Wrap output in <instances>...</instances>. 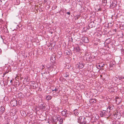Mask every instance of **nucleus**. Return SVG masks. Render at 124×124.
<instances>
[{
	"label": "nucleus",
	"mask_w": 124,
	"mask_h": 124,
	"mask_svg": "<svg viewBox=\"0 0 124 124\" xmlns=\"http://www.w3.org/2000/svg\"><path fill=\"white\" fill-rule=\"evenodd\" d=\"M100 114L101 117L106 116L107 117H110L111 115V113L110 111L108 110H102L100 111Z\"/></svg>",
	"instance_id": "obj_1"
},
{
	"label": "nucleus",
	"mask_w": 124,
	"mask_h": 124,
	"mask_svg": "<svg viewBox=\"0 0 124 124\" xmlns=\"http://www.w3.org/2000/svg\"><path fill=\"white\" fill-rule=\"evenodd\" d=\"M77 119L78 122L79 124H85L86 123V118L84 116H80Z\"/></svg>",
	"instance_id": "obj_2"
},
{
	"label": "nucleus",
	"mask_w": 124,
	"mask_h": 124,
	"mask_svg": "<svg viewBox=\"0 0 124 124\" xmlns=\"http://www.w3.org/2000/svg\"><path fill=\"white\" fill-rule=\"evenodd\" d=\"M117 2L116 0H114L112 2L110 5L111 8H114L117 6Z\"/></svg>",
	"instance_id": "obj_3"
},
{
	"label": "nucleus",
	"mask_w": 124,
	"mask_h": 124,
	"mask_svg": "<svg viewBox=\"0 0 124 124\" xmlns=\"http://www.w3.org/2000/svg\"><path fill=\"white\" fill-rule=\"evenodd\" d=\"M10 104L12 106H16L17 105V101L16 100H14L10 101Z\"/></svg>",
	"instance_id": "obj_4"
},
{
	"label": "nucleus",
	"mask_w": 124,
	"mask_h": 124,
	"mask_svg": "<svg viewBox=\"0 0 124 124\" xmlns=\"http://www.w3.org/2000/svg\"><path fill=\"white\" fill-rule=\"evenodd\" d=\"M67 110L66 109H64V110L61 111V113L62 116H65L66 117H68L67 115L68 114V113H67Z\"/></svg>",
	"instance_id": "obj_5"
},
{
	"label": "nucleus",
	"mask_w": 124,
	"mask_h": 124,
	"mask_svg": "<svg viewBox=\"0 0 124 124\" xmlns=\"http://www.w3.org/2000/svg\"><path fill=\"white\" fill-rule=\"evenodd\" d=\"M85 64L82 62H80L78 64H77V66L79 68H82L84 66Z\"/></svg>",
	"instance_id": "obj_6"
},
{
	"label": "nucleus",
	"mask_w": 124,
	"mask_h": 124,
	"mask_svg": "<svg viewBox=\"0 0 124 124\" xmlns=\"http://www.w3.org/2000/svg\"><path fill=\"white\" fill-rule=\"evenodd\" d=\"M43 103L42 102L41 104L39 103V108L41 109L44 110L45 109V106H43Z\"/></svg>",
	"instance_id": "obj_7"
},
{
	"label": "nucleus",
	"mask_w": 124,
	"mask_h": 124,
	"mask_svg": "<svg viewBox=\"0 0 124 124\" xmlns=\"http://www.w3.org/2000/svg\"><path fill=\"white\" fill-rule=\"evenodd\" d=\"M95 23L93 22H90L88 24V26L90 28H92L95 26Z\"/></svg>",
	"instance_id": "obj_8"
},
{
	"label": "nucleus",
	"mask_w": 124,
	"mask_h": 124,
	"mask_svg": "<svg viewBox=\"0 0 124 124\" xmlns=\"http://www.w3.org/2000/svg\"><path fill=\"white\" fill-rule=\"evenodd\" d=\"M52 119L53 120V121L55 123L57 122V121L59 120L58 117L55 116H53Z\"/></svg>",
	"instance_id": "obj_9"
},
{
	"label": "nucleus",
	"mask_w": 124,
	"mask_h": 124,
	"mask_svg": "<svg viewBox=\"0 0 124 124\" xmlns=\"http://www.w3.org/2000/svg\"><path fill=\"white\" fill-rule=\"evenodd\" d=\"M5 111V108L3 106L0 108V114H2L4 113Z\"/></svg>",
	"instance_id": "obj_10"
},
{
	"label": "nucleus",
	"mask_w": 124,
	"mask_h": 124,
	"mask_svg": "<svg viewBox=\"0 0 124 124\" xmlns=\"http://www.w3.org/2000/svg\"><path fill=\"white\" fill-rule=\"evenodd\" d=\"M83 41L85 43H88L89 42V40L88 38L85 37H83L82 38Z\"/></svg>",
	"instance_id": "obj_11"
},
{
	"label": "nucleus",
	"mask_w": 124,
	"mask_h": 124,
	"mask_svg": "<svg viewBox=\"0 0 124 124\" xmlns=\"http://www.w3.org/2000/svg\"><path fill=\"white\" fill-rule=\"evenodd\" d=\"M58 89L56 87L54 89L52 90V92H53V93L54 95H55V94H56V93H57V94L58 93V92H57L58 91Z\"/></svg>",
	"instance_id": "obj_12"
},
{
	"label": "nucleus",
	"mask_w": 124,
	"mask_h": 124,
	"mask_svg": "<svg viewBox=\"0 0 124 124\" xmlns=\"http://www.w3.org/2000/svg\"><path fill=\"white\" fill-rule=\"evenodd\" d=\"M114 108L113 105H109L107 108V110H109V111H110V110H112Z\"/></svg>",
	"instance_id": "obj_13"
},
{
	"label": "nucleus",
	"mask_w": 124,
	"mask_h": 124,
	"mask_svg": "<svg viewBox=\"0 0 124 124\" xmlns=\"http://www.w3.org/2000/svg\"><path fill=\"white\" fill-rule=\"evenodd\" d=\"M116 102L117 104H119L121 102V99L119 97L116 98Z\"/></svg>",
	"instance_id": "obj_14"
},
{
	"label": "nucleus",
	"mask_w": 124,
	"mask_h": 124,
	"mask_svg": "<svg viewBox=\"0 0 124 124\" xmlns=\"http://www.w3.org/2000/svg\"><path fill=\"white\" fill-rule=\"evenodd\" d=\"M104 64L101 63L97 67V68L98 69H101L104 66Z\"/></svg>",
	"instance_id": "obj_15"
},
{
	"label": "nucleus",
	"mask_w": 124,
	"mask_h": 124,
	"mask_svg": "<svg viewBox=\"0 0 124 124\" xmlns=\"http://www.w3.org/2000/svg\"><path fill=\"white\" fill-rule=\"evenodd\" d=\"M89 102L93 103H95L96 102V101L95 99H90Z\"/></svg>",
	"instance_id": "obj_16"
},
{
	"label": "nucleus",
	"mask_w": 124,
	"mask_h": 124,
	"mask_svg": "<svg viewBox=\"0 0 124 124\" xmlns=\"http://www.w3.org/2000/svg\"><path fill=\"white\" fill-rule=\"evenodd\" d=\"M47 68H46L45 69V71H46V72H47L48 73H49V70H49V66H48V65H47L46 66Z\"/></svg>",
	"instance_id": "obj_17"
},
{
	"label": "nucleus",
	"mask_w": 124,
	"mask_h": 124,
	"mask_svg": "<svg viewBox=\"0 0 124 124\" xmlns=\"http://www.w3.org/2000/svg\"><path fill=\"white\" fill-rule=\"evenodd\" d=\"M73 113L76 116L78 115L79 114V112H78V110L77 109L74 110L73 111Z\"/></svg>",
	"instance_id": "obj_18"
},
{
	"label": "nucleus",
	"mask_w": 124,
	"mask_h": 124,
	"mask_svg": "<svg viewBox=\"0 0 124 124\" xmlns=\"http://www.w3.org/2000/svg\"><path fill=\"white\" fill-rule=\"evenodd\" d=\"M20 113L22 116H25L26 115L25 111L23 110H21L20 111Z\"/></svg>",
	"instance_id": "obj_19"
},
{
	"label": "nucleus",
	"mask_w": 124,
	"mask_h": 124,
	"mask_svg": "<svg viewBox=\"0 0 124 124\" xmlns=\"http://www.w3.org/2000/svg\"><path fill=\"white\" fill-rule=\"evenodd\" d=\"M59 122V124H62L63 122V119L62 118H61L58 121Z\"/></svg>",
	"instance_id": "obj_20"
},
{
	"label": "nucleus",
	"mask_w": 124,
	"mask_h": 124,
	"mask_svg": "<svg viewBox=\"0 0 124 124\" xmlns=\"http://www.w3.org/2000/svg\"><path fill=\"white\" fill-rule=\"evenodd\" d=\"M52 98V96L50 95H48V96H47L46 97V99L47 100H50Z\"/></svg>",
	"instance_id": "obj_21"
},
{
	"label": "nucleus",
	"mask_w": 124,
	"mask_h": 124,
	"mask_svg": "<svg viewBox=\"0 0 124 124\" xmlns=\"http://www.w3.org/2000/svg\"><path fill=\"white\" fill-rule=\"evenodd\" d=\"M48 66L50 67L49 70H50V69H52V70H53V69H55V67H54L53 65H51V66Z\"/></svg>",
	"instance_id": "obj_22"
},
{
	"label": "nucleus",
	"mask_w": 124,
	"mask_h": 124,
	"mask_svg": "<svg viewBox=\"0 0 124 124\" xmlns=\"http://www.w3.org/2000/svg\"><path fill=\"white\" fill-rule=\"evenodd\" d=\"M69 74L68 72H66L63 74L64 76L65 77H67L69 76Z\"/></svg>",
	"instance_id": "obj_23"
},
{
	"label": "nucleus",
	"mask_w": 124,
	"mask_h": 124,
	"mask_svg": "<svg viewBox=\"0 0 124 124\" xmlns=\"http://www.w3.org/2000/svg\"><path fill=\"white\" fill-rule=\"evenodd\" d=\"M66 54L67 55H71L72 54V53H71L70 52V51H67L66 52Z\"/></svg>",
	"instance_id": "obj_24"
},
{
	"label": "nucleus",
	"mask_w": 124,
	"mask_h": 124,
	"mask_svg": "<svg viewBox=\"0 0 124 124\" xmlns=\"http://www.w3.org/2000/svg\"><path fill=\"white\" fill-rule=\"evenodd\" d=\"M75 49H76L77 52H79L80 50V48L79 46L78 47H75Z\"/></svg>",
	"instance_id": "obj_25"
},
{
	"label": "nucleus",
	"mask_w": 124,
	"mask_h": 124,
	"mask_svg": "<svg viewBox=\"0 0 124 124\" xmlns=\"http://www.w3.org/2000/svg\"><path fill=\"white\" fill-rule=\"evenodd\" d=\"M102 3L105 5H106L107 3V0H102Z\"/></svg>",
	"instance_id": "obj_26"
},
{
	"label": "nucleus",
	"mask_w": 124,
	"mask_h": 124,
	"mask_svg": "<svg viewBox=\"0 0 124 124\" xmlns=\"http://www.w3.org/2000/svg\"><path fill=\"white\" fill-rule=\"evenodd\" d=\"M86 55V59H90V56H91V55Z\"/></svg>",
	"instance_id": "obj_27"
},
{
	"label": "nucleus",
	"mask_w": 124,
	"mask_h": 124,
	"mask_svg": "<svg viewBox=\"0 0 124 124\" xmlns=\"http://www.w3.org/2000/svg\"><path fill=\"white\" fill-rule=\"evenodd\" d=\"M96 57V56H95L94 55H92L91 57V58L92 59H94Z\"/></svg>",
	"instance_id": "obj_28"
},
{
	"label": "nucleus",
	"mask_w": 124,
	"mask_h": 124,
	"mask_svg": "<svg viewBox=\"0 0 124 124\" xmlns=\"http://www.w3.org/2000/svg\"><path fill=\"white\" fill-rule=\"evenodd\" d=\"M124 79V76H120L119 79Z\"/></svg>",
	"instance_id": "obj_29"
},
{
	"label": "nucleus",
	"mask_w": 124,
	"mask_h": 124,
	"mask_svg": "<svg viewBox=\"0 0 124 124\" xmlns=\"http://www.w3.org/2000/svg\"><path fill=\"white\" fill-rule=\"evenodd\" d=\"M21 101L20 100H19L18 101V103L19 105H21Z\"/></svg>",
	"instance_id": "obj_30"
},
{
	"label": "nucleus",
	"mask_w": 124,
	"mask_h": 124,
	"mask_svg": "<svg viewBox=\"0 0 124 124\" xmlns=\"http://www.w3.org/2000/svg\"><path fill=\"white\" fill-rule=\"evenodd\" d=\"M47 73H47V72H46V71H45V72H44V73H41V74H42V76H43V74H47Z\"/></svg>",
	"instance_id": "obj_31"
},
{
	"label": "nucleus",
	"mask_w": 124,
	"mask_h": 124,
	"mask_svg": "<svg viewBox=\"0 0 124 124\" xmlns=\"http://www.w3.org/2000/svg\"><path fill=\"white\" fill-rule=\"evenodd\" d=\"M120 47H121V51L122 52H123V51L124 50V49H122V45H120Z\"/></svg>",
	"instance_id": "obj_32"
},
{
	"label": "nucleus",
	"mask_w": 124,
	"mask_h": 124,
	"mask_svg": "<svg viewBox=\"0 0 124 124\" xmlns=\"http://www.w3.org/2000/svg\"><path fill=\"white\" fill-rule=\"evenodd\" d=\"M45 67L44 65H42V69H44V68Z\"/></svg>",
	"instance_id": "obj_33"
},
{
	"label": "nucleus",
	"mask_w": 124,
	"mask_h": 124,
	"mask_svg": "<svg viewBox=\"0 0 124 124\" xmlns=\"http://www.w3.org/2000/svg\"><path fill=\"white\" fill-rule=\"evenodd\" d=\"M66 14H68V15H70V12H67Z\"/></svg>",
	"instance_id": "obj_34"
},
{
	"label": "nucleus",
	"mask_w": 124,
	"mask_h": 124,
	"mask_svg": "<svg viewBox=\"0 0 124 124\" xmlns=\"http://www.w3.org/2000/svg\"><path fill=\"white\" fill-rule=\"evenodd\" d=\"M101 8H99L98 9V11H101Z\"/></svg>",
	"instance_id": "obj_35"
},
{
	"label": "nucleus",
	"mask_w": 124,
	"mask_h": 124,
	"mask_svg": "<svg viewBox=\"0 0 124 124\" xmlns=\"http://www.w3.org/2000/svg\"><path fill=\"white\" fill-rule=\"evenodd\" d=\"M21 87L23 88H24L25 87V86L24 85H22Z\"/></svg>",
	"instance_id": "obj_36"
},
{
	"label": "nucleus",
	"mask_w": 124,
	"mask_h": 124,
	"mask_svg": "<svg viewBox=\"0 0 124 124\" xmlns=\"http://www.w3.org/2000/svg\"><path fill=\"white\" fill-rule=\"evenodd\" d=\"M57 6H55L54 7V8L55 9L56 8H57Z\"/></svg>",
	"instance_id": "obj_37"
},
{
	"label": "nucleus",
	"mask_w": 124,
	"mask_h": 124,
	"mask_svg": "<svg viewBox=\"0 0 124 124\" xmlns=\"http://www.w3.org/2000/svg\"><path fill=\"white\" fill-rule=\"evenodd\" d=\"M0 54H1L2 51L0 49Z\"/></svg>",
	"instance_id": "obj_38"
},
{
	"label": "nucleus",
	"mask_w": 124,
	"mask_h": 124,
	"mask_svg": "<svg viewBox=\"0 0 124 124\" xmlns=\"http://www.w3.org/2000/svg\"><path fill=\"white\" fill-rule=\"evenodd\" d=\"M110 66L112 67L113 66L112 65V64H110Z\"/></svg>",
	"instance_id": "obj_39"
},
{
	"label": "nucleus",
	"mask_w": 124,
	"mask_h": 124,
	"mask_svg": "<svg viewBox=\"0 0 124 124\" xmlns=\"http://www.w3.org/2000/svg\"><path fill=\"white\" fill-rule=\"evenodd\" d=\"M122 115L123 116H124V111L122 113Z\"/></svg>",
	"instance_id": "obj_40"
},
{
	"label": "nucleus",
	"mask_w": 124,
	"mask_h": 124,
	"mask_svg": "<svg viewBox=\"0 0 124 124\" xmlns=\"http://www.w3.org/2000/svg\"><path fill=\"white\" fill-rule=\"evenodd\" d=\"M0 37L1 38H2V39H4L3 38V37H2L1 36H0Z\"/></svg>",
	"instance_id": "obj_41"
},
{
	"label": "nucleus",
	"mask_w": 124,
	"mask_h": 124,
	"mask_svg": "<svg viewBox=\"0 0 124 124\" xmlns=\"http://www.w3.org/2000/svg\"><path fill=\"white\" fill-rule=\"evenodd\" d=\"M10 83L12 84V80H11L10 81Z\"/></svg>",
	"instance_id": "obj_42"
},
{
	"label": "nucleus",
	"mask_w": 124,
	"mask_h": 124,
	"mask_svg": "<svg viewBox=\"0 0 124 124\" xmlns=\"http://www.w3.org/2000/svg\"><path fill=\"white\" fill-rule=\"evenodd\" d=\"M8 72H7V73L6 72H5L4 74H5V75L7 73H8Z\"/></svg>",
	"instance_id": "obj_43"
},
{
	"label": "nucleus",
	"mask_w": 124,
	"mask_h": 124,
	"mask_svg": "<svg viewBox=\"0 0 124 124\" xmlns=\"http://www.w3.org/2000/svg\"><path fill=\"white\" fill-rule=\"evenodd\" d=\"M61 10H60V11H59V12H58L59 13H60V12H61Z\"/></svg>",
	"instance_id": "obj_44"
},
{
	"label": "nucleus",
	"mask_w": 124,
	"mask_h": 124,
	"mask_svg": "<svg viewBox=\"0 0 124 124\" xmlns=\"http://www.w3.org/2000/svg\"><path fill=\"white\" fill-rule=\"evenodd\" d=\"M5 75V74H4L3 75V77H4Z\"/></svg>",
	"instance_id": "obj_45"
},
{
	"label": "nucleus",
	"mask_w": 124,
	"mask_h": 124,
	"mask_svg": "<svg viewBox=\"0 0 124 124\" xmlns=\"http://www.w3.org/2000/svg\"><path fill=\"white\" fill-rule=\"evenodd\" d=\"M115 32H116V29H115Z\"/></svg>",
	"instance_id": "obj_46"
},
{
	"label": "nucleus",
	"mask_w": 124,
	"mask_h": 124,
	"mask_svg": "<svg viewBox=\"0 0 124 124\" xmlns=\"http://www.w3.org/2000/svg\"><path fill=\"white\" fill-rule=\"evenodd\" d=\"M71 112H70V113H69L68 114H70H70H71Z\"/></svg>",
	"instance_id": "obj_47"
},
{
	"label": "nucleus",
	"mask_w": 124,
	"mask_h": 124,
	"mask_svg": "<svg viewBox=\"0 0 124 124\" xmlns=\"http://www.w3.org/2000/svg\"><path fill=\"white\" fill-rule=\"evenodd\" d=\"M118 122V124H120V123L119 122Z\"/></svg>",
	"instance_id": "obj_48"
},
{
	"label": "nucleus",
	"mask_w": 124,
	"mask_h": 124,
	"mask_svg": "<svg viewBox=\"0 0 124 124\" xmlns=\"http://www.w3.org/2000/svg\"><path fill=\"white\" fill-rule=\"evenodd\" d=\"M80 0H79V1H78V2H80Z\"/></svg>",
	"instance_id": "obj_49"
}]
</instances>
